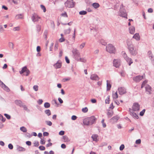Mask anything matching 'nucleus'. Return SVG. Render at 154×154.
<instances>
[{"label":"nucleus","instance_id":"f257e3e1","mask_svg":"<svg viewBox=\"0 0 154 154\" xmlns=\"http://www.w3.org/2000/svg\"><path fill=\"white\" fill-rule=\"evenodd\" d=\"M126 43L130 54L132 56H136L138 53V49L135 48L131 40L127 39Z\"/></svg>","mask_w":154,"mask_h":154},{"label":"nucleus","instance_id":"f03ea898","mask_svg":"<svg viewBox=\"0 0 154 154\" xmlns=\"http://www.w3.org/2000/svg\"><path fill=\"white\" fill-rule=\"evenodd\" d=\"M97 119L94 116H92L85 119L83 123L87 125H91L95 123Z\"/></svg>","mask_w":154,"mask_h":154},{"label":"nucleus","instance_id":"7ed1b4c3","mask_svg":"<svg viewBox=\"0 0 154 154\" xmlns=\"http://www.w3.org/2000/svg\"><path fill=\"white\" fill-rule=\"evenodd\" d=\"M72 52L73 55V57L77 61L79 60L81 57L79 51L76 49H73L72 50Z\"/></svg>","mask_w":154,"mask_h":154},{"label":"nucleus","instance_id":"20e7f679","mask_svg":"<svg viewBox=\"0 0 154 154\" xmlns=\"http://www.w3.org/2000/svg\"><path fill=\"white\" fill-rule=\"evenodd\" d=\"M119 15L120 16L124 17H126L127 14L126 11L124 8L122 4L120 6Z\"/></svg>","mask_w":154,"mask_h":154},{"label":"nucleus","instance_id":"39448f33","mask_svg":"<svg viewBox=\"0 0 154 154\" xmlns=\"http://www.w3.org/2000/svg\"><path fill=\"white\" fill-rule=\"evenodd\" d=\"M106 51L110 53H114L115 51V48L112 45L109 44L106 47Z\"/></svg>","mask_w":154,"mask_h":154},{"label":"nucleus","instance_id":"423d86ee","mask_svg":"<svg viewBox=\"0 0 154 154\" xmlns=\"http://www.w3.org/2000/svg\"><path fill=\"white\" fill-rule=\"evenodd\" d=\"M64 4L65 6L68 8H73L75 5L72 0H67Z\"/></svg>","mask_w":154,"mask_h":154},{"label":"nucleus","instance_id":"0eeeda50","mask_svg":"<svg viewBox=\"0 0 154 154\" xmlns=\"http://www.w3.org/2000/svg\"><path fill=\"white\" fill-rule=\"evenodd\" d=\"M140 105L137 103H134L132 106V108L133 111H138L140 109Z\"/></svg>","mask_w":154,"mask_h":154},{"label":"nucleus","instance_id":"6e6552de","mask_svg":"<svg viewBox=\"0 0 154 154\" xmlns=\"http://www.w3.org/2000/svg\"><path fill=\"white\" fill-rule=\"evenodd\" d=\"M145 77L144 75L141 76L140 75L136 76L133 78V80L136 82H139L144 77Z\"/></svg>","mask_w":154,"mask_h":154},{"label":"nucleus","instance_id":"1a4fd4ad","mask_svg":"<svg viewBox=\"0 0 154 154\" xmlns=\"http://www.w3.org/2000/svg\"><path fill=\"white\" fill-rule=\"evenodd\" d=\"M118 90L119 93L120 95L123 94L126 92V89L124 87H119Z\"/></svg>","mask_w":154,"mask_h":154},{"label":"nucleus","instance_id":"9d476101","mask_svg":"<svg viewBox=\"0 0 154 154\" xmlns=\"http://www.w3.org/2000/svg\"><path fill=\"white\" fill-rule=\"evenodd\" d=\"M40 18V17H39L38 15L34 13L32 14V20L33 22H35L38 21Z\"/></svg>","mask_w":154,"mask_h":154},{"label":"nucleus","instance_id":"9b49d317","mask_svg":"<svg viewBox=\"0 0 154 154\" xmlns=\"http://www.w3.org/2000/svg\"><path fill=\"white\" fill-rule=\"evenodd\" d=\"M113 64L115 67L116 68L119 67L120 64V60L119 59H114Z\"/></svg>","mask_w":154,"mask_h":154},{"label":"nucleus","instance_id":"f8f14e48","mask_svg":"<svg viewBox=\"0 0 154 154\" xmlns=\"http://www.w3.org/2000/svg\"><path fill=\"white\" fill-rule=\"evenodd\" d=\"M145 90L148 94H151V87L149 85H146L145 87Z\"/></svg>","mask_w":154,"mask_h":154},{"label":"nucleus","instance_id":"ddd939ff","mask_svg":"<svg viewBox=\"0 0 154 154\" xmlns=\"http://www.w3.org/2000/svg\"><path fill=\"white\" fill-rule=\"evenodd\" d=\"M119 117L116 115L112 117L110 119V122L112 123H116L119 119Z\"/></svg>","mask_w":154,"mask_h":154},{"label":"nucleus","instance_id":"4468645a","mask_svg":"<svg viewBox=\"0 0 154 154\" xmlns=\"http://www.w3.org/2000/svg\"><path fill=\"white\" fill-rule=\"evenodd\" d=\"M90 79L93 80L97 81L99 80V78L96 74H93L91 75Z\"/></svg>","mask_w":154,"mask_h":154},{"label":"nucleus","instance_id":"2eb2a0df","mask_svg":"<svg viewBox=\"0 0 154 154\" xmlns=\"http://www.w3.org/2000/svg\"><path fill=\"white\" fill-rule=\"evenodd\" d=\"M1 87L7 92H9L10 91L9 88L4 83L1 86Z\"/></svg>","mask_w":154,"mask_h":154},{"label":"nucleus","instance_id":"dca6fc26","mask_svg":"<svg viewBox=\"0 0 154 154\" xmlns=\"http://www.w3.org/2000/svg\"><path fill=\"white\" fill-rule=\"evenodd\" d=\"M14 103L17 105L19 106L20 107H22V102L20 100H15L14 101Z\"/></svg>","mask_w":154,"mask_h":154},{"label":"nucleus","instance_id":"f3484780","mask_svg":"<svg viewBox=\"0 0 154 154\" xmlns=\"http://www.w3.org/2000/svg\"><path fill=\"white\" fill-rule=\"evenodd\" d=\"M125 59L127 62L128 63L129 66H130L133 62L132 59L128 57Z\"/></svg>","mask_w":154,"mask_h":154},{"label":"nucleus","instance_id":"a211bd4d","mask_svg":"<svg viewBox=\"0 0 154 154\" xmlns=\"http://www.w3.org/2000/svg\"><path fill=\"white\" fill-rule=\"evenodd\" d=\"M133 38L135 39L137 41L140 40V36L138 33H136L133 36Z\"/></svg>","mask_w":154,"mask_h":154},{"label":"nucleus","instance_id":"6ab92c4d","mask_svg":"<svg viewBox=\"0 0 154 154\" xmlns=\"http://www.w3.org/2000/svg\"><path fill=\"white\" fill-rule=\"evenodd\" d=\"M130 33L132 34H133L135 32V28L133 26L130 27L129 28Z\"/></svg>","mask_w":154,"mask_h":154},{"label":"nucleus","instance_id":"aec40b11","mask_svg":"<svg viewBox=\"0 0 154 154\" xmlns=\"http://www.w3.org/2000/svg\"><path fill=\"white\" fill-rule=\"evenodd\" d=\"M130 114L132 115L134 117L137 119L139 118V117L133 111L132 112H130Z\"/></svg>","mask_w":154,"mask_h":154},{"label":"nucleus","instance_id":"412c9836","mask_svg":"<svg viewBox=\"0 0 154 154\" xmlns=\"http://www.w3.org/2000/svg\"><path fill=\"white\" fill-rule=\"evenodd\" d=\"M148 53L149 58L153 61V62L154 63V57L153 56L151 52V51H149Z\"/></svg>","mask_w":154,"mask_h":154},{"label":"nucleus","instance_id":"4be33fe9","mask_svg":"<svg viewBox=\"0 0 154 154\" xmlns=\"http://www.w3.org/2000/svg\"><path fill=\"white\" fill-rule=\"evenodd\" d=\"M62 140L64 142H69V138L66 135H65L63 136Z\"/></svg>","mask_w":154,"mask_h":154},{"label":"nucleus","instance_id":"5701e85b","mask_svg":"<svg viewBox=\"0 0 154 154\" xmlns=\"http://www.w3.org/2000/svg\"><path fill=\"white\" fill-rule=\"evenodd\" d=\"M106 85H107V90H109L111 88V85L109 83V81H106Z\"/></svg>","mask_w":154,"mask_h":154},{"label":"nucleus","instance_id":"b1692460","mask_svg":"<svg viewBox=\"0 0 154 154\" xmlns=\"http://www.w3.org/2000/svg\"><path fill=\"white\" fill-rule=\"evenodd\" d=\"M93 7L95 8H97L100 7L99 4L97 3H94L92 4Z\"/></svg>","mask_w":154,"mask_h":154},{"label":"nucleus","instance_id":"393cba45","mask_svg":"<svg viewBox=\"0 0 154 154\" xmlns=\"http://www.w3.org/2000/svg\"><path fill=\"white\" fill-rule=\"evenodd\" d=\"M27 69V67L26 66H25L24 67H23L22 69V70L20 71V74H22L24 72H25L26 69Z\"/></svg>","mask_w":154,"mask_h":154},{"label":"nucleus","instance_id":"a878e982","mask_svg":"<svg viewBox=\"0 0 154 154\" xmlns=\"http://www.w3.org/2000/svg\"><path fill=\"white\" fill-rule=\"evenodd\" d=\"M118 95L117 94V92L116 91V92L113 93L112 94V97L113 99H116L117 98H118Z\"/></svg>","mask_w":154,"mask_h":154},{"label":"nucleus","instance_id":"bb28decb","mask_svg":"<svg viewBox=\"0 0 154 154\" xmlns=\"http://www.w3.org/2000/svg\"><path fill=\"white\" fill-rule=\"evenodd\" d=\"M23 17V15L20 14L17 15L15 16V18L17 19H22Z\"/></svg>","mask_w":154,"mask_h":154},{"label":"nucleus","instance_id":"cd10ccee","mask_svg":"<svg viewBox=\"0 0 154 154\" xmlns=\"http://www.w3.org/2000/svg\"><path fill=\"white\" fill-rule=\"evenodd\" d=\"M20 130L23 132H26L27 131L26 128L24 126L21 127Z\"/></svg>","mask_w":154,"mask_h":154},{"label":"nucleus","instance_id":"c85d7f7f","mask_svg":"<svg viewBox=\"0 0 154 154\" xmlns=\"http://www.w3.org/2000/svg\"><path fill=\"white\" fill-rule=\"evenodd\" d=\"M97 137L98 135L97 134H93L92 135L91 137L94 141H96L97 140Z\"/></svg>","mask_w":154,"mask_h":154},{"label":"nucleus","instance_id":"c756f323","mask_svg":"<svg viewBox=\"0 0 154 154\" xmlns=\"http://www.w3.org/2000/svg\"><path fill=\"white\" fill-rule=\"evenodd\" d=\"M50 106V104L48 102H46L44 103V106L46 108H49Z\"/></svg>","mask_w":154,"mask_h":154},{"label":"nucleus","instance_id":"7c9ffc66","mask_svg":"<svg viewBox=\"0 0 154 154\" xmlns=\"http://www.w3.org/2000/svg\"><path fill=\"white\" fill-rule=\"evenodd\" d=\"M45 112L48 116H49L51 115V112L49 109H46L45 110Z\"/></svg>","mask_w":154,"mask_h":154},{"label":"nucleus","instance_id":"2f4dec72","mask_svg":"<svg viewBox=\"0 0 154 154\" xmlns=\"http://www.w3.org/2000/svg\"><path fill=\"white\" fill-rule=\"evenodd\" d=\"M8 45H9V47L13 49H14V44L12 42H9L8 43Z\"/></svg>","mask_w":154,"mask_h":154},{"label":"nucleus","instance_id":"473e14b6","mask_svg":"<svg viewBox=\"0 0 154 154\" xmlns=\"http://www.w3.org/2000/svg\"><path fill=\"white\" fill-rule=\"evenodd\" d=\"M70 31L71 29L70 28L65 30H64V33L65 34H68L70 33Z\"/></svg>","mask_w":154,"mask_h":154},{"label":"nucleus","instance_id":"72a5a7b5","mask_svg":"<svg viewBox=\"0 0 154 154\" xmlns=\"http://www.w3.org/2000/svg\"><path fill=\"white\" fill-rule=\"evenodd\" d=\"M113 114V112L112 111H111L108 112L107 115L109 117H111Z\"/></svg>","mask_w":154,"mask_h":154},{"label":"nucleus","instance_id":"f704fd0d","mask_svg":"<svg viewBox=\"0 0 154 154\" xmlns=\"http://www.w3.org/2000/svg\"><path fill=\"white\" fill-rule=\"evenodd\" d=\"M87 13L86 11H82L79 12V14L81 15H84L86 14Z\"/></svg>","mask_w":154,"mask_h":154},{"label":"nucleus","instance_id":"c9c22d12","mask_svg":"<svg viewBox=\"0 0 154 154\" xmlns=\"http://www.w3.org/2000/svg\"><path fill=\"white\" fill-rule=\"evenodd\" d=\"M22 107L23 108L24 110H25L27 112L29 111V110L28 109L26 105H22Z\"/></svg>","mask_w":154,"mask_h":154},{"label":"nucleus","instance_id":"e433bc0d","mask_svg":"<svg viewBox=\"0 0 154 154\" xmlns=\"http://www.w3.org/2000/svg\"><path fill=\"white\" fill-rule=\"evenodd\" d=\"M146 111L145 109H143L140 112V115L141 116H143L144 113Z\"/></svg>","mask_w":154,"mask_h":154},{"label":"nucleus","instance_id":"4c0bfd02","mask_svg":"<svg viewBox=\"0 0 154 154\" xmlns=\"http://www.w3.org/2000/svg\"><path fill=\"white\" fill-rule=\"evenodd\" d=\"M78 61H81L83 62H85L86 61V60L84 58H81V57L79 58V60H78Z\"/></svg>","mask_w":154,"mask_h":154},{"label":"nucleus","instance_id":"58836bf2","mask_svg":"<svg viewBox=\"0 0 154 154\" xmlns=\"http://www.w3.org/2000/svg\"><path fill=\"white\" fill-rule=\"evenodd\" d=\"M100 43L103 45H106L107 44V43L103 39H101L100 41Z\"/></svg>","mask_w":154,"mask_h":154},{"label":"nucleus","instance_id":"ea45409f","mask_svg":"<svg viewBox=\"0 0 154 154\" xmlns=\"http://www.w3.org/2000/svg\"><path fill=\"white\" fill-rule=\"evenodd\" d=\"M33 88L35 91H37L38 90V87L37 85H35L33 86Z\"/></svg>","mask_w":154,"mask_h":154},{"label":"nucleus","instance_id":"a19ab883","mask_svg":"<svg viewBox=\"0 0 154 154\" xmlns=\"http://www.w3.org/2000/svg\"><path fill=\"white\" fill-rule=\"evenodd\" d=\"M65 39L64 37H61L60 39H58V41L60 42H62L64 41Z\"/></svg>","mask_w":154,"mask_h":154},{"label":"nucleus","instance_id":"79ce46f5","mask_svg":"<svg viewBox=\"0 0 154 154\" xmlns=\"http://www.w3.org/2000/svg\"><path fill=\"white\" fill-rule=\"evenodd\" d=\"M0 119L2 120L3 122H4L6 120V119L5 118H4L3 116L1 114H0Z\"/></svg>","mask_w":154,"mask_h":154},{"label":"nucleus","instance_id":"37998d69","mask_svg":"<svg viewBox=\"0 0 154 154\" xmlns=\"http://www.w3.org/2000/svg\"><path fill=\"white\" fill-rule=\"evenodd\" d=\"M82 111L83 112L86 113L88 112V109L87 107H85L82 109Z\"/></svg>","mask_w":154,"mask_h":154},{"label":"nucleus","instance_id":"c03bdc74","mask_svg":"<svg viewBox=\"0 0 154 154\" xmlns=\"http://www.w3.org/2000/svg\"><path fill=\"white\" fill-rule=\"evenodd\" d=\"M13 30L14 31H19L20 30V27L19 26L14 27L13 29Z\"/></svg>","mask_w":154,"mask_h":154},{"label":"nucleus","instance_id":"a18cd8bd","mask_svg":"<svg viewBox=\"0 0 154 154\" xmlns=\"http://www.w3.org/2000/svg\"><path fill=\"white\" fill-rule=\"evenodd\" d=\"M34 146H38L39 145V143L37 141H35L34 143Z\"/></svg>","mask_w":154,"mask_h":154},{"label":"nucleus","instance_id":"49530a36","mask_svg":"<svg viewBox=\"0 0 154 154\" xmlns=\"http://www.w3.org/2000/svg\"><path fill=\"white\" fill-rule=\"evenodd\" d=\"M109 96H108L107 97V99L105 100V103H109V101L110 100H109Z\"/></svg>","mask_w":154,"mask_h":154},{"label":"nucleus","instance_id":"de8ad7c7","mask_svg":"<svg viewBox=\"0 0 154 154\" xmlns=\"http://www.w3.org/2000/svg\"><path fill=\"white\" fill-rule=\"evenodd\" d=\"M46 124L49 126H51L52 125V123L51 122L49 121H47L45 122Z\"/></svg>","mask_w":154,"mask_h":154},{"label":"nucleus","instance_id":"09e8293b","mask_svg":"<svg viewBox=\"0 0 154 154\" xmlns=\"http://www.w3.org/2000/svg\"><path fill=\"white\" fill-rule=\"evenodd\" d=\"M61 16L63 17H68L67 15L66 12H64V13H62L60 14Z\"/></svg>","mask_w":154,"mask_h":154},{"label":"nucleus","instance_id":"8fccbe9b","mask_svg":"<svg viewBox=\"0 0 154 154\" xmlns=\"http://www.w3.org/2000/svg\"><path fill=\"white\" fill-rule=\"evenodd\" d=\"M41 7L43 11L44 12H45L46 9L45 7L43 5H41Z\"/></svg>","mask_w":154,"mask_h":154},{"label":"nucleus","instance_id":"3c124183","mask_svg":"<svg viewBox=\"0 0 154 154\" xmlns=\"http://www.w3.org/2000/svg\"><path fill=\"white\" fill-rule=\"evenodd\" d=\"M104 119H103L101 121V123L103 125V128H105L106 126V125L105 123H104Z\"/></svg>","mask_w":154,"mask_h":154},{"label":"nucleus","instance_id":"603ef678","mask_svg":"<svg viewBox=\"0 0 154 154\" xmlns=\"http://www.w3.org/2000/svg\"><path fill=\"white\" fill-rule=\"evenodd\" d=\"M39 149L41 150H44L45 149V147L44 146H40L39 147Z\"/></svg>","mask_w":154,"mask_h":154},{"label":"nucleus","instance_id":"864d4df0","mask_svg":"<svg viewBox=\"0 0 154 154\" xmlns=\"http://www.w3.org/2000/svg\"><path fill=\"white\" fill-rule=\"evenodd\" d=\"M4 31V29L2 25H0V32H3Z\"/></svg>","mask_w":154,"mask_h":154},{"label":"nucleus","instance_id":"5fc2aeb1","mask_svg":"<svg viewBox=\"0 0 154 154\" xmlns=\"http://www.w3.org/2000/svg\"><path fill=\"white\" fill-rule=\"evenodd\" d=\"M23 149H23V148L22 147H20V146H18L17 147V150L18 151H23Z\"/></svg>","mask_w":154,"mask_h":154},{"label":"nucleus","instance_id":"6e6d98bb","mask_svg":"<svg viewBox=\"0 0 154 154\" xmlns=\"http://www.w3.org/2000/svg\"><path fill=\"white\" fill-rule=\"evenodd\" d=\"M4 116L8 119H11V116L7 114H6V113L5 114Z\"/></svg>","mask_w":154,"mask_h":154},{"label":"nucleus","instance_id":"4d7b16f0","mask_svg":"<svg viewBox=\"0 0 154 154\" xmlns=\"http://www.w3.org/2000/svg\"><path fill=\"white\" fill-rule=\"evenodd\" d=\"M125 148V146L124 144H122L119 148V149L120 150H122Z\"/></svg>","mask_w":154,"mask_h":154},{"label":"nucleus","instance_id":"13d9d810","mask_svg":"<svg viewBox=\"0 0 154 154\" xmlns=\"http://www.w3.org/2000/svg\"><path fill=\"white\" fill-rule=\"evenodd\" d=\"M65 59L67 63H70V61L69 59L67 56L65 57Z\"/></svg>","mask_w":154,"mask_h":154},{"label":"nucleus","instance_id":"bf43d9fd","mask_svg":"<svg viewBox=\"0 0 154 154\" xmlns=\"http://www.w3.org/2000/svg\"><path fill=\"white\" fill-rule=\"evenodd\" d=\"M37 30L38 32H39L41 30V26L39 25L36 26Z\"/></svg>","mask_w":154,"mask_h":154},{"label":"nucleus","instance_id":"052dcab7","mask_svg":"<svg viewBox=\"0 0 154 154\" xmlns=\"http://www.w3.org/2000/svg\"><path fill=\"white\" fill-rule=\"evenodd\" d=\"M8 147L10 149H12L13 148V145L11 143H10L8 144Z\"/></svg>","mask_w":154,"mask_h":154},{"label":"nucleus","instance_id":"680f3d73","mask_svg":"<svg viewBox=\"0 0 154 154\" xmlns=\"http://www.w3.org/2000/svg\"><path fill=\"white\" fill-rule=\"evenodd\" d=\"M45 141L43 139H41L40 141V143L42 145L44 144L45 143Z\"/></svg>","mask_w":154,"mask_h":154},{"label":"nucleus","instance_id":"e2e57ef3","mask_svg":"<svg viewBox=\"0 0 154 154\" xmlns=\"http://www.w3.org/2000/svg\"><path fill=\"white\" fill-rule=\"evenodd\" d=\"M141 142V140L140 139H139L136 140L135 143L137 144H140V143Z\"/></svg>","mask_w":154,"mask_h":154},{"label":"nucleus","instance_id":"0e129e2a","mask_svg":"<svg viewBox=\"0 0 154 154\" xmlns=\"http://www.w3.org/2000/svg\"><path fill=\"white\" fill-rule=\"evenodd\" d=\"M77 117L75 115H73L72 116L71 119L72 120H75L77 119Z\"/></svg>","mask_w":154,"mask_h":154},{"label":"nucleus","instance_id":"69168bd1","mask_svg":"<svg viewBox=\"0 0 154 154\" xmlns=\"http://www.w3.org/2000/svg\"><path fill=\"white\" fill-rule=\"evenodd\" d=\"M26 72V76H27L29 74L30 71L27 68L26 70V72Z\"/></svg>","mask_w":154,"mask_h":154},{"label":"nucleus","instance_id":"338daca9","mask_svg":"<svg viewBox=\"0 0 154 154\" xmlns=\"http://www.w3.org/2000/svg\"><path fill=\"white\" fill-rule=\"evenodd\" d=\"M65 132L63 131H60L59 133V134L60 135H63L64 134Z\"/></svg>","mask_w":154,"mask_h":154},{"label":"nucleus","instance_id":"774afa93","mask_svg":"<svg viewBox=\"0 0 154 154\" xmlns=\"http://www.w3.org/2000/svg\"><path fill=\"white\" fill-rule=\"evenodd\" d=\"M39 105L42 104L43 102V100L42 99H39L37 101Z\"/></svg>","mask_w":154,"mask_h":154}]
</instances>
